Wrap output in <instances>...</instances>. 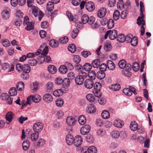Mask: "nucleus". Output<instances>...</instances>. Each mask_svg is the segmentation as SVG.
<instances>
[{"mask_svg":"<svg viewBox=\"0 0 153 153\" xmlns=\"http://www.w3.org/2000/svg\"><path fill=\"white\" fill-rule=\"evenodd\" d=\"M87 77V73L85 72L81 71L75 78L76 84L77 85H82L84 80Z\"/></svg>","mask_w":153,"mask_h":153,"instance_id":"nucleus-1","label":"nucleus"},{"mask_svg":"<svg viewBox=\"0 0 153 153\" xmlns=\"http://www.w3.org/2000/svg\"><path fill=\"white\" fill-rule=\"evenodd\" d=\"M32 12L35 17L39 16V19L40 21L44 16V13L40 10H39L38 7L34 5L31 7Z\"/></svg>","mask_w":153,"mask_h":153,"instance_id":"nucleus-2","label":"nucleus"},{"mask_svg":"<svg viewBox=\"0 0 153 153\" xmlns=\"http://www.w3.org/2000/svg\"><path fill=\"white\" fill-rule=\"evenodd\" d=\"M123 92L125 95L129 96H131L133 93L135 95L137 94L135 88L132 86H130L128 88H124L123 90Z\"/></svg>","mask_w":153,"mask_h":153,"instance_id":"nucleus-3","label":"nucleus"},{"mask_svg":"<svg viewBox=\"0 0 153 153\" xmlns=\"http://www.w3.org/2000/svg\"><path fill=\"white\" fill-rule=\"evenodd\" d=\"M88 24L91 25L92 28H97L99 27V25L97 22H95V18L93 16L88 17Z\"/></svg>","mask_w":153,"mask_h":153,"instance_id":"nucleus-4","label":"nucleus"},{"mask_svg":"<svg viewBox=\"0 0 153 153\" xmlns=\"http://www.w3.org/2000/svg\"><path fill=\"white\" fill-rule=\"evenodd\" d=\"M43 125L40 122L35 123L33 126V130L35 132L38 133L40 132L43 129Z\"/></svg>","mask_w":153,"mask_h":153,"instance_id":"nucleus-5","label":"nucleus"},{"mask_svg":"<svg viewBox=\"0 0 153 153\" xmlns=\"http://www.w3.org/2000/svg\"><path fill=\"white\" fill-rule=\"evenodd\" d=\"M91 126L88 125H85L82 126L80 129V133L82 135L87 134L91 130Z\"/></svg>","mask_w":153,"mask_h":153,"instance_id":"nucleus-6","label":"nucleus"},{"mask_svg":"<svg viewBox=\"0 0 153 153\" xmlns=\"http://www.w3.org/2000/svg\"><path fill=\"white\" fill-rule=\"evenodd\" d=\"M82 142V139L81 136L80 135L76 136L74 140V144L76 147H79Z\"/></svg>","mask_w":153,"mask_h":153,"instance_id":"nucleus-7","label":"nucleus"},{"mask_svg":"<svg viewBox=\"0 0 153 153\" xmlns=\"http://www.w3.org/2000/svg\"><path fill=\"white\" fill-rule=\"evenodd\" d=\"M94 82L93 80L91 79H87L85 81V87L88 89L91 88L94 86Z\"/></svg>","mask_w":153,"mask_h":153,"instance_id":"nucleus-8","label":"nucleus"},{"mask_svg":"<svg viewBox=\"0 0 153 153\" xmlns=\"http://www.w3.org/2000/svg\"><path fill=\"white\" fill-rule=\"evenodd\" d=\"M10 9L8 8L4 9L1 12L2 18L4 19H9L10 16Z\"/></svg>","mask_w":153,"mask_h":153,"instance_id":"nucleus-9","label":"nucleus"},{"mask_svg":"<svg viewBox=\"0 0 153 153\" xmlns=\"http://www.w3.org/2000/svg\"><path fill=\"white\" fill-rule=\"evenodd\" d=\"M85 8L87 10L91 12L94 10L95 8V6L93 2L88 1L85 4Z\"/></svg>","mask_w":153,"mask_h":153,"instance_id":"nucleus-10","label":"nucleus"},{"mask_svg":"<svg viewBox=\"0 0 153 153\" xmlns=\"http://www.w3.org/2000/svg\"><path fill=\"white\" fill-rule=\"evenodd\" d=\"M74 137L71 134L67 135L66 137V141L67 143L69 145L72 144L74 142Z\"/></svg>","mask_w":153,"mask_h":153,"instance_id":"nucleus-11","label":"nucleus"},{"mask_svg":"<svg viewBox=\"0 0 153 153\" xmlns=\"http://www.w3.org/2000/svg\"><path fill=\"white\" fill-rule=\"evenodd\" d=\"M107 12L106 9L105 8H102L98 12V17L100 18H102L105 16Z\"/></svg>","mask_w":153,"mask_h":153,"instance_id":"nucleus-12","label":"nucleus"},{"mask_svg":"<svg viewBox=\"0 0 153 153\" xmlns=\"http://www.w3.org/2000/svg\"><path fill=\"white\" fill-rule=\"evenodd\" d=\"M109 32V37L110 39L114 40L117 38V32L116 30H110Z\"/></svg>","mask_w":153,"mask_h":153,"instance_id":"nucleus-13","label":"nucleus"},{"mask_svg":"<svg viewBox=\"0 0 153 153\" xmlns=\"http://www.w3.org/2000/svg\"><path fill=\"white\" fill-rule=\"evenodd\" d=\"M75 119L71 117H69L67 118L66 122L69 126H71L74 125L76 122Z\"/></svg>","mask_w":153,"mask_h":153,"instance_id":"nucleus-14","label":"nucleus"},{"mask_svg":"<svg viewBox=\"0 0 153 153\" xmlns=\"http://www.w3.org/2000/svg\"><path fill=\"white\" fill-rule=\"evenodd\" d=\"M43 100L48 102H50L53 100V98L52 96L49 94H45L43 97Z\"/></svg>","mask_w":153,"mask_h":153,"instance_id":"nucleus-15","label":"nucleus"},{"mask_svg":"<svg viewBox=\"0 0 153 153\" xmlns=\"http://www.w3.org/2000/svg\"><path fill=\"white\" fill-rule=\"evenodd\" d=\"M30 141L28 140H25L22 144V148L25 151L27 150L30 146Z\"/></svg>","mask_w":153,"mask_h":153,"instance_id":"nucleus-16","label":"nucleus"},{"mask_svg":"<svg viewBox=\"0 0 153 153\" xmlns=\"http://www.w3.org/2000/svg\"><path fill=\"white\" fill-rule=\"evenodd\" d=\"M107 65L108 68L111 70H113L115 68L114 63L111 60H108L107 61Z\"/></svg>","mask_w":153,"mask_h":153,"instance_id":"nucleus-17","label":"nucleus"},{"mask_svg":"<svg viewBox=\"0 0 153 153\" xmlns=\"http://www.w3.org/2000/svg\"><path fill=\"white\" fill-rule=\"evenodd\" d=\"M86 111L88 113L90 114L94 113L95 111V108L94 105L92 104H90L86 108Z\"/></svg>","mask_w":153,"mask_h":153,"instance_id":"nucleus-18","label":"nucleus"},{"mask_svg":"<svg viewBox=\"0 0 153 153\" xmlns=\"http://www.w3.org/2000/svg\"><path fill=\"white\" fill-rule=\"evenodd\" d=\"M52 1H49L47 4L46 6L47 10L49 11H52L54 9L53 4H56L53 2V1L52 0Z\"/></svg>","mask_w":153,"mask_h":153,"instance_id":"nucleus-19","label":"nucleus"},{"mask_svg":"<svg viewBox=\"0 0 153 153\" xmlns=\"http://www.w3.org/2000/svg\"><path fill=\"white\" fill-rule=\"evenodd\" d=\"M101 62L100 60L98 59H96L94 60L91 62V64L93 67L95 68H98Z\"/></svg>","mask_w":153,"mask_h":153,"instance_id":"nucleus-20","label":"nucleus"},{"mask_svg":"<svg viewBox=\"0 0 153 153\" xmlns=\"http://www.w3.org/2000/svg\"><path fill=\"white\" fill-rule=\"evenodd\" d=\"M123 125V122L120 120H114V125L116 127L119 128H121Z\"/></svg>","mask_w":153,"mask_h":153,"instance_id":"nucleus-21","label":"nucleus"},{"mask_svg":"<svg viewBox=\"0 0 153 153\" xmlns=\"http://www.w3.org/2000/svg\"><path fill=\"white\" fill-rule=\"evenodd\" d=\"M30 70V67L28 64H25L22 67V71L24 73H29Z\"/></svg>","mask_w":153,"mask_h":153,"instance_id":"nucleus-22","label":"nucleus"},{"mask_svg":"<svg viewBox=\"0 0 153 153\" xmlns=\"http://www.w3.org/2000/svg\"><path fill=\"white\" fill-rule=\"evenodd\" d=\"M79 31V30L75 28L73 29L71 33V36L73 39H74L77 36Z\"/></svg>","mask_w":153,"mask_h":153,"instance_id":"nucleus-23","label":"nucleus"},{"mask_svg":"<svg viewBox=\"0 0 153 153\" xmlns=\"http://www.w3.org/2000/svg\"><path fill=\"white\" fill-rule=\"evenodd\" d=\"M87 74V76H88L92 80L94 79L96 76V72L93 70H91L89 71Z\"/></svg>","mask_w":153,"mask_h":153,"instance_id":"nucleus-24","label":"nucleus"},{"mask_svg":"<svg viewBox=\"0 0 153 153\" xmlns=\"http://www.w3.org/2000/svg\"><path fill=\"white\" fill-rule=\"evenodd\" d=\"M70 81L69 79L65 78L63 80L62 85L63 86L64 88L68 87L70 85Z\"/></svg>","mask_w":153,"mask_h":153,"instance_id":"nucleus-25","label":"nucleus"},{"mask_svg":"<svg viewBox=\"0 0 153 153\" xmlns=\"http://www.w3.org/2000/svg\"><path fill=\"white\" fill-rule=\"evenodd\" d=\"M48 70L49 72L51 74H54L57 71L56 67L53 65H49L48 68Z\"/></svg>","mask_w":153,"mask_h":153,"instance_id":"nucleus-26","label":"nucleus"},{"mask_svg":"<svg viewBox=\"0 0 153 153\" xmlns=\"http://www.w3.org/2000/svg\"><path fill=\"white\" fill-rule=\"evenodd\" d=\"M59 71L62 74H65L67 71V68L66 66L65 65H62L60 66L59 69Z\"/></svg>","mask_w":153,"mask_h":153,"instance_id":"nucleus-27","label":"nucleus"},{"mask_svg":"<svg viewBox=\"0 0 153 153\" xmlns=\"http://www.w3.org/2000/svg\"><path fill=\"white\" fill-rule=\"evenodd\" d=\"M117 39L118 42H123L125 40V36L123 34H120L117 36Z\"/></svg>","mask_w":153,"mask_h":153,"instance_id":"nucleus-28","label":"nucleus"},{"mask_svg":"<svg viewBox=\"0 0 153 153\" xmlns=\"http://www.w3.org/2000/svg\"><path fill=\"white\" fill-rule=\"evenodd\" d=\"M105 76V73L102 71H98L97 72L96 75L97 78L100 79H103Z\"/></svg>","mask_w":153,"mask_h":153,"instance_id":"nucleus-29","label":"nucleus"},{"mask_svg":"<svg viewBox=\"0 0 153 153\" xmlns=\"http://www.w3.org/2000/svg\"><path fill=\"white\" fill-rule=\"evenodd\" d=\"M78 121L80 124L83 125L86 123V119L84 115H82L79 116Z\"/></svg>","mask_w":153,"mask_h":153,"instance_id":"nucleus-30","label":"nucleus"},{"mask_svg":"<svg viewBox=\"0 0 153 153\" xmlns=\"http://www.w3.org/2000/svg\"><path fill=\"white\" fill-rule=\"evenodd\" d=\"M101 116L103 118L107 119L110 117V115L107 111L104 110L102 111L101 113Z\"/></svg>","mask_w":153,"mask_h":153,"instance_id":"nucleus-31","label":"nucleus"},{"mask_svg":"<svg viewBox=\"0 0 153 153\" xmlns=\"http://www.w3.org/2000/svg\"><path fill=\"white\" fill-rule=\"evenodd\" d=\"M32 100L33 102L37 103L39 102L41 100V97L38 94L35 96H32Z\"/></svg>","mask_w":153,"mask_h":153,"instance_id":"nucleus-32","label":"nucleus"},{"mask_svg":"<svg viewBox=\"0 0 153 153\" xmlns=\"http://www.w3.org/2000/svg\"><path fill=\"white\" fill-rule=\"evenodd\" d=\"M47 91L52 92L53 90V84L51 82H49L46 85Z\"/></svg>","mask_w":153,"mask_h":153,"instance_id":"nucleus-33","label":"nucleus"},{"mask_svg":"<svg viewBox=\"0 0 153 153\" xmlns=\"http://www.w3.org/2000/svg\"><path fill=\"white\" fill-rule=\"evenodd\" d=\"M130 128L132 131H135L137 130L138 128V124L135 122H131V123Z\"/></svg>","mask_w":153,"mask_h":153,"instance_id":"nucleus-34","label":"nucleus"},{"mask_svg":"<svg viewBox=\"0 0 153 153\" xmlns=\"http://www.w3.org/2000/svg\"><path fill=\"white\" fill-rule=\"evenodd\" d=\"M13 113L12 112H10L7 113L6 115V119L7 120L11 122L13 118Z\"/></svg>","mask_w":153,"mask_h":153,"instance_id":"nucleus-35","label":"nucleus"},{"mask_svg":"<svg viewBox=\"0 0 153 153\" xmlns=\"http://www.w3.org/2000/svg\"><path fill=\"white\" fill-rule=\"evenodd\" d=\"M26 25H27L25 27V29L27 30L30 31L34 28V23H33L32 22H30Z\"/></svg>","mask_w":153,"mask_h":153,"instance_id":"nucleus-36","label":"nucleus"},{"mask_svg":"<svg viewBox=\"0 0 153 153\" xmlns=\"http://www.w3.org/2000/svg\"><path fill=\"white\" fill-rule=\"evenodd\" d=\"M63 93V91L61 89H58L54 91L53 93V95L55 97H58L61 95Z\"/></svg>","mask_w":153,"mask_h":153,"instance_id":"nucleus-37","label":"nucleus"},{"mask_svg":"<svg viewBox=\"0 0 153 153\" xmlns=\"http://www.w3.org/2000/svg\"><path fill=\"white\" fill-rule=\"evenodd\" d=\"M92 68V65L89 63H85L83 66V69L86 71H89Z\"/></svg>","mask_w":153,"mask_h":153,"instance_id":"nucleus-38","label":"nucleus"},{"mask_svg":"<svg viewBox=\"0 0 153 153\" xmlns=\"http://www.w3.org/2000/svg\"><path fill=\"white\" fill-rule=\"evenodd\" d=\"M24 87V83L22 81L18 83L16 85V88L18 91H21Z\"/></svg>","mask_w":153,"mask_h":153,"instance_id":"nucleus-39","label":"nucleus"},{"mask_svg":"<svg viewBox=\"0 0 153 153\" xmlns=\"http://www.w3.org/2000/svg\"><path fill=\"white\" fill-rule=\"evenodd\" d=\"M68 48V50L72 53H74L76 51V49L75 45L73 44L69 45Z\"/></svg>","mask_w":153,"mask_h":153,"instance_id":"nucleus-40","label":"nucleus"},{"mask_svg":"<svg viewBox=\"0 0 153 153\" xmlns=\"http://www.w3.org/2000/svg\"><path fill=\"white\" fill-rule=\"evenodd\" d=\"M94 90L93 91H100L102 85L100 83L98 82H96L94 85Z\"/></svg>","mask_w":153,"mask_h":153,"instance_id":"nucleus-41","label":"nucleus"},{"mask_svg":"<svg viewBox=\"0 0 153 153\" xmlns=\"http://www.w3.org/2000/svg\"><path fill=\"white\" fill-rule=\"evenodd\" d=\"M121 88L120 85L118 83L114 84L111 85V87L110 88L112 90L114 91H117L119 90Z\"/></svg>","mask_w":153,"mask_h":153,"instance_id":"nucleus-42","label":"nucleus"},{"mask_svg":"<svg viewBox=\"0 0 153 153\" xmlns=\"http://www.w3.org/2000/svg\"><path fill=\"white\" fill-rule=\"evenodd\" d=\"M39 133L37 132H35L31 134L30 138L31 140L33 141H35L37 140L39 137Z\"/></svg>","mask_w":153,"mask_h":153,"instance_id":"nucleus-43","label":"nucleus"},{"mask_svg":"<svg viewBox=\"0 0 153 153\" xmlns=\"http://www.w3.org/2000/svg\"><path fill=\"white\" fill-rule=\"evenodd\" d=\"M86 98L88 101L91 102H94L95 100L94 97L91 94H87L86 95Z\"/></svg>","mask_w":153,"mask_h":153,"instance_id":"nucleus-44","label":"nucleus"},{"mask_svg":"<svg viewBox=\"0 0 153 153\" xmlns=\"http://www.w3.org/2000/svg\"><path fill=\"white\" fill-rule=\"evenodd\" d=\"M130 43L131 45L133 46H136L138 43L137 38V37L134 36L132 37Z\"/></svg>","mask_w":153,"mask_h":153,"instance_id":"nucleus-45","label":"nucleus"},{"mask_svg":"<svg viewBox=\"0 0 153 153\" xmlns=\"http://www.w3.org/2000/svg\"><path fill=\"white\" fill-rule=\"evenodd\" d=\"M9 94L10 96H14L17 94V91L15 88H11L9 90Z\"/></svg>","mask_w":153,"mask_h":153,"instance_id":"nucleus-46","label":"nucleus"},{"mask_svg":"<svg viewBox=\"0 0 153 153\" xmlns=\"http://www.w3.org/2000/svg\"><path fill=\"white\" fill-rule=\"evenodd\" d=\"M137 24L139 26H140L141 25L143 26L145 25V22L144 20L140 16H139L137 19Z\"/></svg>","mask_w":153,"mask_h":153,"instance_id":"nucleus-47","label":"nucleus"},{"mask_svg":"<svg viewBox=\"0 0 153 153\" xmlns=\"http://www.w3.org/2000/svg\"><path fill=\"white\" fill-rule=\"evenodd\" d=\"M114 22L112 19H109L107 22V26L108 29H110L113 28L114 26Z\"/></svg>","mask_w":153,"mask_h":153,"instance_id":"nucleus-48","label":"nucleus"},{"mask_svg":"<svg viewBox=\"0 0 153 153\" xmlns=\"http://www.w3.org/2000/svg\"><path fill=\"white\" fill-rule=\"evenodd\" d=\"M118 65L120 68L123 69L126 66V61L125 60H120L118 62Z\"/></svg>","mask_w":153,"mask_h":153,"instance_id":"nucleus-49","label":"nucleus"},{"mask_svg":"<svg viewBox=\"0 0 153 153\" xmlns=\"http://www.w3.org/2000/svg\"><path fill=\"white\" fill-rule=\"evenodd\" d=\"M45 144V141L44 139H40L37 143H36L35 146L36 147H39L40 146H43Z\"/></svg>","mask_w":153,"mask_h":153,"instance_id":"nucleus-50","label":"nucleus"},{"mask_svg":"<svg viewBox=\"0 0 153 153\" xmlns=\"http://www.w3.org/2000/svg\"><path fill=\"white\" fill-rule=\"evenodd\" d=\"M68 37L65 36L60 38L59 39V42L61 44H65L68 42Z\"/></svg>","mask_w":153,"mask_h":153,"instance_id":"nucleus-51","label":"nucleus"},{"mask_svg":"<svg viewBox=\"0 0 153 153\" xmlns=\"http://www.w3.org/2000/svg\"><path fill=\"white\" fill-rule=\"evenodd\" d=\"M28 63L32 66L36 65L37 63V61L35 59L31 58L28 60Z\"/></svg>","mask_w":153,"mask_h":153,"instance_id":"nucleus-52","label":"nucleus"},{"mask_svg":"<svg viewBox=\"0 0 153 153\" xmlns=\"http://www.w3.org/2000/svg\"><path fill=\"white\" fill-rule=\"evenodd\" d=\"M58 43L54 39L51 40L49 42L50 46L52 47H56L58 46Z\"/></svg>","mask_w":153,"mask_h":153,"instance_id":"nucleus-53","label":"nucleus"},{"mask_svg":"<svg viewBox=\"0 0 153 153\" xmlns=\"http://www.w3.org/2000/svg\"><path fill=\"white\" fill-rule=\"evenodd\" d=\"M87 150L89 153H96L97 150L96 148L94 146H91L87 148Z\"/></svg>","mask_w":153,"mask_h":153,"instance_id":"nucleus-54","label":"nucleus"},{"mask_svg":"<svg viewBox=\"0 0 153 153\" xmlns=\"http://www.w3.org/2000/svg\"><path fill=\"white\" fill-rule=\"evenodd\" d=\"M132 68L134 71H137L139 70V65L137 62H134L132 65Z\"/></svg>","mask_w":153,"mask_h":153,"instance_id":"nucleus-55","label":"nucleus"},{"mask_svg":"<svg viewBox=\"0 0 153 153\" xmlns=\"http://www.w3.org/2000/svg\"><path fill=\"white\" fill-rule=\"evenodd\" d=\"M120 15L119 12L117 10H116L114 12L113 15V18L114 20H117L119 18Z\"/></svg>","mask_w":153,"mask_h":153,"instance_id":"nucleus-56","label":"nucleus"},{"mask_svg":"<svg viewBox=\"0 0 153 153\" xmlns=\"http://www.w3.org/2000/svg\"><path fill=\"white\" fill-rule=\"evenodd\" d=\"M88 16L86 14L83 15L81 17L82 22L83 24H85L88 22Z\"/></svg>","mask_w":153,"mask_h":153,"instance_id":"nucleus-57","label":"nucleus"},{"mask_svg":"<svg viewBox=\"0 0 153 153\" xmlns=\"http://www.w3.org/2000/svg\"><path fill=\"white\" fill-rule=\"evenodd\" d=\"M81 60L80 56L78 55H75L74 56L73 61L76 63L75 64L79 63Z\"/></svg>","mask_w":153,"mask_h":153,"instance_id":"nucleus-58","label":"nucleus"},{"mask_svg":"<svg viewBox=\"0 0 153 153\" xmlns=\"http://www.w3.org/2000/svg\"><path fill=\"white\" fill-rule=\"evenodd\" d=\"M21 77L23 80H26L29 78V75L28 73L24 72L21 74Z\"/></svg>","mask_w":153,"mask_h":153,"instance_id":"nucleus-59","label":"nucleus"},{"mask_svg":"<svg viewBox=\"0 0 153 153\" xmlns=\"http://www.w3.org/2000/svg\"><path fill=\"white\" fill-rule=\"evenodd\" d=\"M9 97V96L7 93H4L1 94L0 96V98L2 100H8Z\"/></svg>","mask_w":153,"mask_h":153,"instance_id":"nucleus-60","label":"nucleus"},{"mask_svg":"<svg viewBox=\"0 0 153 153\" xmlns=\"http://www.w3.org/2000/svg\"><path fill=\"white\" fill-rule=\"evenodd\" d=\"M64 103L63 100L62 99H57L56 101V105L58 107H61Z\"/></svg>","mask_w":153,"mask_h":153,"instance_id":"nucleus-61","label":"nucleus"},{"mask_svg":"<svg viewBox=\"0 0 153 153\" xmlns=\"http://www.w3.org/2000/svg\"><path fill=\"white\" fill-rule=\"evenodd\" d=\"M117 7L118 9L120 10H122L124 7V4L123 3V1H118L117 4Z\"/></svg>","mask_w":153,"mask_h":153,"instance_id":"nucleus-62","label":"nucleus"},{"mask_svg":"<svg viewBox=\"0 0 153 153\" xmlns=\"http://www.w3.org/2000/svg\"><path fill=\"white\" fill-rule=\"evenodd\" d=\"M112 136L114 138H117L119 137L120 136L119 133L118 131H114L111 133Z\"/></svg>","mask_w":153,"mask_h":153,"instance_id":"nucleus-63","label":"nucleus"},{"mask_svg":"<svg viewBox=\"0 0 153 153\" xmlns=\"http://www.w3.org/2000/svg\"><path fill=\"white\" fill-rule=\"evenodd\" d=\"M86 141L90 143H92L94 141L93 137L90 134H89L86 137Z\"/></svg>","mask_w":153,"mask_h":153,"instance_id":"nucleus-64","label":"nucleus"}]
</instances>
